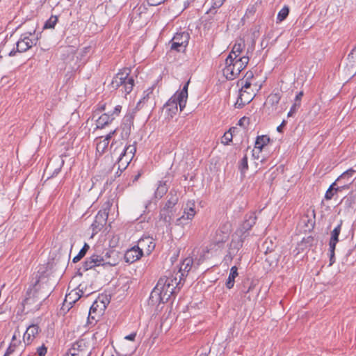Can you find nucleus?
<instances>
[{
    "instance_id": "obj_1",
    "label": "nucleus",
    "mask_w": 356,
    "mask_h": 356,
    "mask_svg": "<svg viewBox=\"0 0 356 356\" xmlns=\"http://www.w3.org/2000/svg\"><path fill=\"white\" fill-rule=\"evenodd\" d=\"M177 277L172 276L161 277L150 293L149 305L167 302L177 289L180 290V283H177Z\"/></svg>"
},
{
    "instance_id": "obj_2",
    "label": "nucleus",
    "mask_w": 356,
    "mask_h": 356,
    "mask_svg": "<svg viewBox=\"0 0 356 356\" xmlns=\"http://www.w3.org/2000/svg\"><path fill=\"white\" fill-rule=\"evenodd\" d=\"M52 291V286L47 283H40V281H37L33 288L26 292L22 302L24 310L26 309V312L39 310L42 302L49 296Z\"/></svg>"
},
{
    "instance_id": "obj_3",
    "label": "nucleus",
    "mask_w": 356,
    "mask_h": 356,
    "mask_svg": "<svg viewBox=\"0 0 356 356\" xmlns=\"http://www.w3.org/2000/svg\"><path fill=\"white\" fill-rule=\"evenodd\" d=\"M131 69L124 67L114 76L110 84L113 90H118L125 95L129 94L134 86V79L130 76Z\"/></svg>"
},
{
    "instance_id": "obj_4",
    "label": "nucleus",
    "mask_w": 356,
    "mask_h": 356,
    "mask_svg": "<svg viewBox=\"0 0 356 356\" xmlns=\"http://www.w3.org/2000/svg\"><path fill=\"white\" fill-rule=\"evenodd\" d=\"M249 60L250 58L248 56L237 58H236V56L234 58L228 56L225 59V67L222 70L224 76L227 80H234L246 67Z\"/></svg>"
},
{
    "instance_id": "obj_5",
    "label": "nucleus",
    "mask_w": 356,
    "mask_h": 356,
    "mask_svg": "<svg viewBox=\"0 0 356 356\" xmlns=\"http://www.w3.org/2000/svg\"><path fill=\"white\" fill-rule=\"evenodd\" d=\"M110 149L113 155H117L119 154V162H122L124 158L127 157L124 163L125 164L124 168L127 167L136 151L135 145H129L128 146L123 147L122 143L120 142L118 145L117 141H113L111 143Z\"/></svg>"
},
{
    "instance_id": "obj_6",
    "label": "nucleus",
    "mask_w": 356,
    "mask_h": 356,
    "mask_svg": "<svg viewBox=\"0 0 356 356\" xmlns=\"http://www.w3.org/2000/svg\"><path fill=\"white\" fill-rule=\"evenodd\" d=\"M115 263V261H107L106 258L104 259L97 254H92L83 263L82 266L79 269V272L81 270L86 272L90 269L94 268L96 266H100L108 265L111 266H114Z\"/></svg>"
},
{
    "instance_id": "obj_7",
    "label": "nucleus",
    "mask_w": 356,
    "mask_h": 356,
    "mask_svg": "<svg viewBox=\"0 0 356 356\" xmlns=\"http://www.w3.org/2000/svg\"><path fill=\"white\" fill-rule=\"evenodd\" d=\"M190 35L186 31L177 32L170 40V49L177 52H184L188 44Z\"/></svg>"
},
{
    "instance_id": "obj_8",
    "label": "nucleus",
    "mask_w": 356,
    "mask_h": 356,
    "mask_svg": "<svg viewBox=\"0 0 356 356\" xmlns=\"http://www.w3.org/2000/svg\"><path fill=\"white\" fill-rule=\"evenodd\" d=\"M35 31L33 32H28L21 35L19 40L17 42V51L19 53L25 52L29 49H31L33 46L36 45L37 42L38 40V37L31 38V36H33Z\"/></svg>"
},
{
    "instance_id": "obj_9",
    "label": "nucleus",
    "mask_w": 356,
    "mask_h": 356,
    "mask_svg": "<svg viewBox=\"0 0 356 356\" xmlns=\"http://www.w3.org/2000/svg\"><path fill=\"white\" fill-rule=\"evenodd\" d=\"M136 247L143 255H149L155 248V243L152 237L143 236L138 240Z\"/></svg>"
},
{
    "instance_id": "obj_10",
    "label": "nucleus",
    "mask_w": 356,
    "mask_h": 356,
    "mask_svg": "<svg viewBox=\"0 0 356 356\" xmlns=\"http://www.w3.org/2000/svg\"><path fill=\"white\" fill-rule=\"evenodd\" d=\"M134 123L133 114L126 115L123 118V122L121 125V138L122 140H127L130 136L131 131V126Z\"/></svg>"
},
{
    "instance_id": "obj_11",
    "label": "nucleus",
    "mask_w": 356,
    "mask_h": 356,
    "mask_svg": "<svg viewBox=\"0 0 356 356\" xmlns=\"http://www.w3.org/2000/svg\"><path fill=\"white\" fill-rule=\"evenodd\" d=\"M108 216L106 210H100L96 215L95 220L92 224V230L97 232L106 225Z\"/></svg>"
},
{
    "instance_id": "obj_12",
    "label": "nucleus",
    "mask_w": 356,
    "mask_h": 356,
    "mask_svg": "<svg viewBox=\"0 0 356 356\" xmlns=\"http://www.w3.org/2000/svg\"><path fill=\"white\" fill-rule=\"evenodd\" d=\"M193 264V259L191 257H187L184 259L181 264L179 270V273H180L179 280V282L177 281V283H180V288L183 286L181 282L184 281V277L188 275V273L192 269Z\"/></svg>"
},
{
    "instance_id": "obj_13",
    "label": "nucleus",
    "mask_w": 356,
    "mask_h": 356,
    "mask_svg": "<svg viewBox=\"0 0 356 356\" xmlns=\"http://www.w3.org/2000/svg\"><path fill=\"white\" fill-rule=\"evenodd\" d=\"M195 206V204L193 200H188L184 208V215L177 220L178 225L184 223L183 221L184 220H192L196 213Z\"/></svg>"
},
{
    "instance_id": "obj_14",
    "label": "nucleus",
    "mask_w": 356,
    "mask_h": 356,
    "mask_svg": "<svg viewBox=\"0 0 356 356\" xmlns=\"http://www.w3.org/2000/svg\"><path fill=\"white\" fill-rule=\"evenodd\" d=\"M143 256L135 245L126 251L124 259L126 263L132 264L139 260Z\"/></svg>"
},
{
    "instance_id": "obj_15",
    "label": "nucleus",
    "mask_w": 356,
    "mask_h": 356,
    "mask_svg": "<svg viewBox=\"0 0 356 356\" xmlns=\"http://www.w3.org/2000/svg\"><path fill=\"white\" fill-rule=\"evenodd\" d=\"M255 284L250 280L249 279H245L243 280L241 284L240 285V293L244 295V297L246 298L248 300H251L250 293L253 291L255 288Z\"/></svg>"
},
{
    "instance_id": "obj_16",
    "label": "nucleus",
    "mask_w": 356,
    "mask_h": 356,
    "mask_svg": "<svg viewBox=\"0 0 356 356\" xmlns=\"http://www.w3.org/2000/svg\"><path fill=\"white\" fill-rule=\"evenodd\" d=\"M39 327L37 325L32 324L29 325L25 333L24 334L23 341L26 345H29L32 343L35 336L38 334Z\"/></svg>"
},
{
    "instance_id": "obj_17",
    "label": "nucleus",
    "mask_w": 356,
    "mask_h": 356,
    "mask_svg": "<svg viewBox=\"0 0 356 356\" xmlns=\"http://www.w3.org/2000/svg\"><path fill=\"white\" fill-rule=\"evenodd\" d=\"M72 347L74 348L79 353H81V355L90 356V351H89L90 345L86 339H79L73 343Z\"/></svg>"
},
{
    "instance_id": "obj_18",
    "label": "nucleus",
    "mask_w": 356,
    "mask_h": 356,
    "mask_svg": "<svg viewBox=\"0 0 356 356\" xmlns=\"http://www.w3.org/2000/svg\"><path fill=\"white\" fill-rule=\"evenodd\" d=\"M179 99H178V95L175 94L164 105L166 111L169 112V115H170L171 117L177 112L178 105L180 106L181 102Z\"/></svg>"
},
{
    "instance_id": "obj_19",
    "label": "nucleus",
    "mask_w": 356,
    "mask_h": 356,
    "mask_svg": "<svg viewBox=\"0 0 356 356\" xmlns=\"http://www.w3.org/2000/svg\"><path fill=\"white\" fill-rule=\"evenodd\" d=\"M256 220L257 216L254 212H252L245 216V220L241 227V232L243 233V234H244L252 227V226L256 223Z\"/></svg>"
},
{
    "instance_id": "obj_20",
    "label": "nucleus",
    "mask_w": 356,
    "mask_h": 356,
    "mask_svg": "<svg viewBox=\"0 0 356 356\" xmlns=\"http://www.w3.org/2000/svg\"><path fill=\"white\" fill-rule=\"evenodd\" d=\"M115 119L112 115H110V112L103 113L96 120L97 129H103L108 124H111Z\"/></svg>"
},
{
    "instance_id": "obj_21",
    "label": "nucleus",
    "mask_w": 356,
    "mask_h": 356,
    "mask_svg": "<svg viewBox=\"0 0 356 356\" xmlns=\"http://www.w3.org/2000/svg\"><path fill=\"white\" fill-rule=\"evenodd\" d=\"M245 46V44L243 39H237L232 47L231 52L228 56H232V58H234V56H236V58H240L239 56L244 49Z\"/></svg>"
},
{
    "instance_id": "obj_22",
    "label": "nucleus",
    "mask_w": 356,
    "mask_h": 356,
    "mask_svg": "<svg viewBox=\"0 0 356 356\" xmlns=\"http://www.w3.org/2000/svg\"><path fill=\"white\" fill-rule=\"evenodd\" d=\"M342 223H343V221L340 220V222L331 232L330 238V241H329L330 247L336 246L337 243L339 241V236L341 231Z\"/></svg>"
},
{
    "instance_id": "obj_23",
    "label": "nucleus",
    "mask_w": 356,
    "mask_h": 356,
    "mask_svg": "<svg viewBox=\"0 0 356 356\" xmlns=\"http://www.w3.org/2000/svg\"><path fill=\"white\" fill-rule=\"evenodd\" d=\"M243 243V238L242 236L233 238L229 244V253L234 255L242 248Z\"/></svg>"
},
{
    "instance_id": "obj_24",
    "label": "nucleus",
    "mask_w": 356,
    "mask_h": 356,
    "mask_svg": "<svg viewBox=\"0 0 356 356\" xmlns=\"http://www.w3.org/2000/svg\"><path fill=\"white\" fill-rule=\"evenodd\" d=\"M356 175V170L353 168H350L343 172L337 179V181L343 183V185L346 184V187L350 184V179Z\"/></svg>"
},
{
    "instance_id": "obj_25",
    "label": "nucleus",
    "mask_w": 356,
    "mask_h": 356,
    "mask_svg": "<svg viewBox=\"0 0 356 356\" xmlns=\"http://www.w3.org/2000/svg\"><path fill=\"white\" fill-rule=\"evenodd\" d=\"M190 83V80H188L183 86L182 90L178 92H177L175 94L178 95V99H180V110L182 111L184 108L186 106L187 98H188V88Z\"/></svg>"
},
{
    "instance_id": "obj_26",
    "label": "nucleus",
    "mask_w": 356,
    "mask_h": 356,
    "mask_svg": "<svg viewBox=\"0 0 356 356\" xmlns=\"http://www.w3.org/2000/svg\"><path fill=\"white\" fill-rule=\"evenodd\" d=\"M168 187L166 184L165 181H159L157 184V188L154 192V196L155 199H161L168 192Z\"/></svg>"
},
{
    "instance_id": "obj_27",
    "label": "nucleus",
    "mask_w": 356,
    "mask_h": 356,
    "mask_svg": "<svg viewBox=\"0 0 356 356\" xmlns=\"http://www.w3.org/2000/svg\"><path fill=\"white\" fill-rule=\"evenodd\" d=\"M179 200V196L175 190H171L168 195V200L165 202L164 208L168 209H172L177 204Z\"/></svg>"
},
{
    "instance_id": "obj_28",
    "label": "nucleus",
    "mask_w": 356,
    "mask_h": 356,
    "mask_svg": "<svg viewBox=\"0 0 356 356\" xmlns=\"http://www.w3.org/2000/svg\"><path fill=\"white\" fill-rule=\"evenodd\" d=\"M267 244L268 243L266 241L262 245V248L265 249V254L267 255L266 260L270 264H273V262H277L279 260L280 256L277 254H272L274 252V249L268 246L266 247Z\"/></svg>"
},
{
    "instance_id": "obj_29",
    "label": "nucleus",
    "mask_w": 356,
    "mask_h": 356,
    "mask_svg": "<svg viewBox=\"0 0 356 356\" xmlns=\"http://www.w3.org/2000/svg\"><path fill=\"white\" fill-rule=\"evenodd\" d=\"M238 275V268L234 266L231 268L230 272L225 283V286L228 289H231L234 287L235 283V278Z\"/></svg>"
},
{
    "instance_id": "obj_30",
    "label": "nucleus",
    "mask_w": 356,
    "mask_h": 356,
    "mask_svg": "<svg viewBox=\"0 0 356 356\" xmlns=\"http://www.w3.org/2000/svg\"><path fill=\"white\" fill-rule=\"evenodd\" d=\"M245 92H246V91L243 90V88H241L239 90V95H238L237 100L234 104L235 108H241L245 104L250 103L252 101V98L250 97H248L245 98V99H243V97Z\"/></svg>"
},
{
    "instance_id": "obj_31",
    "label": "nucleus",
    "mask_w": 356,
    "mask_h": 356,
    "mask_svg": "<svg viewBox=\"0 0 356 356\" xmlns=\"http://www.w3.org/2000/svg\"><path fill=\"white\" fill-rule=\"evenodd\" d=\"M83 294V292L81 290H79V291L73 290L66 295L65 301L69 302L68 303L70 305L74 304L77 300H79L81 298Z\"/></svg>"
},
{
    "instance_id": "obj_32",
    "label": "nucleus",
    "mask_w": 356,
    "mask_h": 356,
    "mask_svg": "<svg viewBox=\"0 0 356 356\" xmlns=\"http://www.w3.org/2000/svg\"><path fill=\"white\" fill-rule=\"evenodd\" d=\"M270 141V137L267 135L259 136L257 137L255 141V148L259 149L260 151L267 145Z\"/></svg>"
},
{
    "instance_id": "obj_33",
    "label": "nucleus",
    "mask_w": 356,
    "mask_h": 356,
    "mask_svg": "<svg viewBox=\"0 0 356 356\" xmlns=\"http://www.w3.org/2000/svg\"><path fill=\"white\" fill-rule=\"evenodd\" d=\"M159 216L161 220L164 221L165 223L170 224L172 220L173 210L163 207L161 209Z\"/></svg>"
},
{
    "instance_id": "obj_34",
    "label": "nucleus",
    "mask_w": 356,
    "mask_h": 356,
    "mask_svg": "<svg viewBox=\"0 0 356 356\" xmlns=\"http://www.w3.org/2000/svg\"><path fill=\"white\" fill-rule=\"evenodd\" d=\"M106 304H108V302H94L90 307L89 317L91 316L92 318H95L92 314L95 313L97 311H98L99 313H101L106 308Z\"/></svg>"
},
{
    "instance_id": "obj_35",
    "label": "nucleus",
    "mask_w": 356,
    "mask_h": 356,
    "mask_svg": "<svg viewBox=\"0 0 356 356\" xmlns=\"http://www.w3.org/2000/svg\"><path fill=\"white\" fill-rule=\"evenodd\" d=\"M229 238V234L227 232H224L222 231H220V232H217L216 238L214 240V243L216 245L220 247V244L225 243Z\"/></svg>"
},
{
    "instance_id": "obj_36",
    "label": "nucleus",
    "mask_w": 356,
    "mask_h": 356,
    "mask_svg": "<svg viewBox=\"0 0 356 356\" xmlns=\"http://www.w3.org/2000/svg\"><path fill=\"white\" fill-rule=\"evenodd\" d=\"M90 249V246L87 243H85L82 248L80 250L79 253L73 258L72 262L73 263H77L81 259H83L88 250Z\"/></svg>"
},
{
    "instance_id": "obj_37",
    "label": "nucleus",
    "mask_w": 356,
    "mask_h": 356,
    "mask_svg": "<svg viewBox=\"0 0 356 356\" xmlns=\"http://www.w3.org/2000/svg\"><path fill=\"white\" fill-rule=\"evenodd\" d=\"M20 341L17 340L15 335H13L12 338V341L10 346L8 347L7 350L3 356H10L12 353H13L18 346L20 344Z\"/></svg>"
},
{
    "instance_id": "obj_38",
    "label": "nucleus",
    "mask_w": 356,
    "mask_h": 356,
    "mask_svg": "<svg viewBox=\"0 0 356 356\" xmlns=\"http://www.w3.org/2000/svg\"><path fill=\"white\" fill-rule=\"evenodd\" d=\"M281 99V95L280 93H272L270 94L267 99V102L270 104L272 106L277 108V106L279 104Z\"/></svg>"
},
{
    "instance_id": "obj_39",
    "label": "nucleus",
    "mask_w": 356,
    "mask_h": 356,
    "mask_svg": "<svg viewBox=\"0 0 356 356\" xmlns=\"http://www.w3.org/2000/svg\"><path fill=\"white\" fill-rule=\"evenodd\" d=\"M58 22V17L56 15H51L49 19H47L43 26V29H53Z\"/></svg>"
},
{
    "instance_id": "obj_40",
    "label": "nucleus",
    "mask_w": 356,
    "mask_h": 356,
    "mask_svg": "<svg viewBox=\"0 0 356 356\" xmlns=\"http://www.w3.org/2000/svg\"><path fill=\"white\" fill-rule=\"evenodd\" d=\"M236 129L235 127H233V128H230L229 130L227 132H225L222 136V143H223L224 145H229V143L232 140V138H233V134L232 132L234 131V130Z\"/></svg>"
},
{
    "instance_id": "obj_41",
    "label": "nucleus",
    "mask_w": 356,
    "mask_h": 356,
    "mask_svg": "<svg viewBox=\"0 0 356 356\" xmlns=\"http://www.w3.org/2000/svg\"><path fill=\"white\" fill-rule=\"evenodd\" d=\"M289 13V8L287 6H284L278 13L277 16V22L284 21Z\"/></svg>"
},
{
    "instance_id": "obj_42",
    "label": "nucleus",
    "mask_w": 356,
    "mask_h": 356,
    "mask_svg": "<svg viewBox=\"0 0 356 356\" xmlns=\"http://www.w3.org/2000/svg\"><path fill=\"white\" fill-rule=\"evenodd\" d=\"M79 60V57L75 55V54H72L70 56V60L66 61L67 64L70 65L71 70L75 71L78 70L80 67V65L76 64V62Z\"/></svg>"
},
{
    "instance_id": "obj_43",
    "label": "nucleus",
    "mask_w": 356,
    "mask_h": 356,
    "mask_svg": "<svg viewBox=\"0 0 356 356\" xmlns=\"http://www.w3.org/2000/svg\"><path fill=\"white\" fill-rule=\"evenodd\" d=\"M238 168H239V170H241V172L242 174L245 173V172L248 170V156H247V155H245L242 158V159L240 161Z\"/></svg>"
},
{
    "instance_id": "obj_44",
    "label": "nucleus",
    "mask_w": 356,
    "mask_h": 356,
    "mask_svg": "<svg viewBox=\"0 0 356 356\" xmlns=\"http://www.w3.org/2000/svg\"><path fill=\"white\" fill-rule=\"evenodd\" d=\"M109 143L108 142L105 141L104 140H102L99 143L97 144V151L99 152L100 154H103L105 151V149L107 148Z\"/></svg>"
},
{
    "instance_id": "obj_45",
    "label": "nucleus",
    "mask_w": 356,
    "mask_h": 356,
    "mask_svg": "<svg viewBox=\"0 0 356 356\" xmlns=\"http://www.w3.org/2000/svg\"><path fill=\"white\" fill-rule=\"evenodd\" d=\"M257 11V5H250L246 10L245 16L248 18L253 16Z\"/></svg>"
},
{
    "instance_id": "obj_46",
    "label": "nucleus",
    "mask_w": 356,
    "mask_h": 356,
    "mask_svg": "<svg viewBox=\"0 0 356 356\" xmlns=\"http://www.w3.org/2000/svg\"><path fill=\"white\" fill-rule=\"evenodd\" d=\"M154 88H155V86H152V87L149 88L148 89H147L144 92V96H143V98L142 99L143 102H145V101H147L150 98V95L152 94Z\"/></svg>"
},
{
    "instance_id": "obj_47",
    "label": "nucleus",
    "mask_w": 356,
    "mask_h": 356,
    "mask_svg": "<svg viewBox=\"0 0 356 356\" xmlns=\"http://www.w3.org/2000/svg\"><path fill=\"white\" fill-rule=\"evenodd\" d=\"M250 123V119L248 117H243L241 118L238 122V125L240 126V127H243L244 129H245L247 127V126Z\"/></svg>"
},
{
    "instance_id": "obj_48",
    "label": "nucleus",
    "mask_w": 356,
    "mask_h": 356,
    "mask_svg": "<svg viewBox=\"0 0 356 356\" xmlns=\"http://www.w3.org/2000/svg\"><path fill=\"white\" fill-rule=\"evenodd\" d=\"M335 248L336 246L330 247L329 246V251H330V266H332L335 262Z\"/></svg>"
},
{
    "instance_id": "obj_49",
    "label": "nucleus",
    "mask_w": 356,
    "mask_h": 356,
    "mask_svg": "<svg viewBox=\"0 0 356 356\" xmlns=\"http://www.w3.org/2000/svg\"><path fill=\"white\" fill-rule=\"evenodd\" d=\"M117 256L118 253L114 250H108L105 254L100 255L101 257L106 258L107 261H110L111 257Z\"/></svg>"
},
{
    "instance_id": "obj_50",
    "label": "nucleus",
    "mask_w": 356,
    "mask_h": 356,
    "mask_svg": "<svg viewBox=\"0 0 356 356\" xmlns=\"http://www.w3.org/2000/svg\"><path fill=\"white\" fill-rule=\"evenodd\" d=\"M300 107V104H299L298 102L293 103V104L291 106V107L290 108L289 112L287 114V116L288 117L292 116L298 110V108Z\"/></svg>"
},
{
    "instance_id": "obj_51",
    "label": "nucleus",
    "mask_w": 356,
    "mask_h": 356,
    "mask_svg": "<svg viewBox=\"0 0 356 356\" xmlns=\"http://www.w3.org/2000/svg\"><path fill=\"white\" fill-rule=\"evenodd\" d=\"M47 352V348L42 344L41 346L37 348L36 353L38 356H44Z\"/></svg>"
},
{
    "instance_id": "obj_52",
    "label": "nucleus",
    "mask_w": 356,
    "mask_h": 356,
    "mask_svg": "<svg viewBox=\"0 0 356 356\" xmlns=\"http://www.w3.org/2000/svg\"><path fill=\"white\" fill-rule=\"evenodd\" d=\"M64 356H83L81 355V353H79V351H76L74 348H71L68 350L66 354Z\"/></svg>"
},
{
    "instance_id": "obj_53",
    "label": "nucleus",
    "mask_w": 356,
    "mask_h": 356,
    "mask_svg": "<svg viewBox=\"0 0 356 356\" xmlns=\"http://www.w3.org/2000/svg\"><path fill=\"white\" fill-rule=\"evenodd\" d=\"M337 180L332 183L328 189H331V191H334L335 192H337V191H341L342 189L345 188H346V184L344 185H342L341 186H338L337 188L334 187V186L336 185V183H337Z\"/></svg>"
},
{
    "instance_id": "obj_54",
    "label": "nucleus",
    "mask_w": 356,
    "mask_h": 356,
    "mask_svg": "<svg viewBox=\"0 0 356 356\" xmlns=\"http://www.w3.org/2000/svg\"><path fill=\"white\" fill-rule=\"evenodd\" d=\"M225 0H212V8L213 9L220 8Z\"/></svg>"
},
{
    "instance_id": "obj_55",
    "label": "nucleus",
    "mask_w": 356,
    "mask_h": 356,
    "mask_svg": "<svg viewBox=\"0 0 356 356\" xmlns=\"http://www.w3.org/2000/svg\"><path fill=\"white\" fill-rule=\"evenodd\" d=\"M334 193H336L334 191H331V189H327L325 194V198L327 200H331L333 197Z\"/></svg>"
},
{
    "instance_id": "obj_56",
    "label": "nucleus",
    "mask_w": 356,
    "mask_h": 356,
    "mask_svg": "<svg viewBox=\"0 0 356 356\" xmlns=\"http://www.w3.org/2000/svg\"><path fill=\"white\" fill-rule=\"evenodd\" d=\"M122 109V106L120 105L116 106L114 108V110L112 111V113H110V115H112L113 117L119 115L120 111Z\"/></svg>"
},
{
    "instance_id": "obj_57",
    "label": "nucleus",
    "mask_w": 356,
    "mask_h": 356,
    "mask_svg": "<svg viewBox=\"0 0 356 356\" xmlns=\"http://www.w3.org/2000/svg\"><path fill=\"white\" fill-rule=\"evenodd\" d=\"M117 129H114L113 131H111L108 134H107L105 138L103 139L105 141L108 142L109 143L110 140L113 137V136L116 133Z\"/></svg>"
},
{
    "instance_id": "obj_58",
    "label": "nucleus",
    "mask_w": 356,
    "mask_h": 356,
    "mask_svg": "<svg viewBox=\"0 0 356 356\" xmlns=\"http://www.w3.org/2000/svg\"><path fill=\"white\" fill-rule=\"evenodd\" d=\"M136 332H134L131 333L130 334L125 336L124 339L134 341L136 339Z\"/></svg>"
},
{
    "instance_id": "obj_59",
    "label": "nucleus",
    "mask_w": 356,
    "mask_h": 356,
    "mask_svg": "<svg viewBox=\"0 0 356 356\" xmlns=\"http://www.w3.org/2000/svg\"><path fill=\"white\" fill-rule=\"evenodd\" d=\"M302 96H303V92H302V91L299 92L296 95V96L294 103H297V102H298L299 104H301V99H302Z\"/></svg>"
},
{
    "instance_id": "obj_60",
    "label": "nucleus",
    "mask_w": 356,
    "mask_h": 356,
    "mask_svg": "<svg viewBox=\"0 0 356 356\" xmlns=\"http://www.w3.org/2000/svg\"><path fill=\"white\" fill-rule=\"evenodd\" d=\"M314 238L312 236H309L307 238H304L302 242H305L307 244H309V246H312Z\"/></svg>"
},
{
    "instance_id": "obj_61",
    "label": "nucleus",
    "mask_w": 356,
    "mask_h": 356,
    "mask_svg": "<svg viewBox=\"0 0 356 356\" xmlns=\"http://www.w3.org/2000/svg\"><path fill=\"white\" fill-rule=\"evenodd\" d=\"M286 122L285 120H283L282 122V123L277 127V131L278 132H280L282 133V129H283V127L286 125Z\"/></svg>"
},
{
    "instance_id": "obj_62",
    "label": "nucleus",
    "mask_w": 356,
    "mask_h": 356,
    "mask_svg": "<svg viewBox=\"0 0 356 356\" xmlns=\"http://www.w3.org/2000/svg\"><path fill=\"white\" fill-rule=\"evenodd\" d=\"M254 76L253 72L252 71H248L245 75L246 80L250 81Z\"/></svg>"
},
{
    "instance_id": "obj_63",
    "label": "nucleus",
    "mask_w": 356,
    "mask_h": 356,
    "mask_svg": "<svg viewBox=\"0 0 356 356\" xmlns=\"http://www.w3.org/2000/svg\"><path fill=\"white\" fill-rule=\"evenodd\" d=\"M63 163H64L63 160H61V165H60V166L59 168H56V169L54 170V172H53V174H52V176H55V175H58V172H60V168H61V166L63 165Z\"/></svg>"
},
{
    "instance_id": "obj_64",
    "label": "nucleus",
    "mask_w": 356,
    "mask_h": 356,
    "mask_svg": "<svg viewBox=\"0 0 356 356\" xmlns=\"http://www.w3.org/2000/svg\"><path fill=\"white\" fill-rule=\"evenodd\" d=\"M118 163L119 165L118 169L120 170L121 172H122V170L126 168H124L125 164L123 165V163H124V162H123V161L122 162H119V158H118Z\"/></svg>"
}]
</instances>
